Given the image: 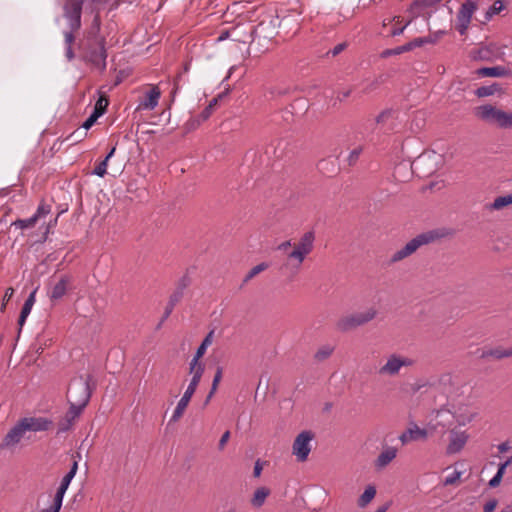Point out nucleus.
I'll use <instances>...</instances> for the list:
<instances>
[{"label":"nucleus","mask_w":512,"mask_h":512,"mask_svg":"<svg viewBox=\"0 0 512 512\" xmlns=\"http://www.w3.org/2000/svg\"><path fill=\"white\" fill-rule=\"evenodd\" d=\"M184 296V293L181 292V291H178V290H174L173 293L170 295L169 297V301L171 304H173L174 306H176L177 303H179L181 301V299L183 298Z\"/></svg>","instance_id":"obj_47"},{"label":"nucleus","mask_w":512,"mask_h":512,"mask_svg":"<svg viewBox=\"0 0 512 512\" xmlns=\"http://www.w3.org/2000/svg\"><path fill=\"white\" fill-rule=\"evenodd\" d=\"M376 489L374 486H368L363 494L358 499V506L361 508L366 507L375 497Z\"/></svg>","instance_id":"obj_28"},{"label":"nucleus","mask_w":512,"mask_h":512,"mask_svg":"<svg viewBox=\"0 0 512 512\" xmlns=\"http://www.w3.org/2000/svg\"><path fill=\"white\" fill-rule=\"evenodd\" d=\"M362 152H363V146L359 145L356 148H354L348 155V158H347L348 166H350V167L355 166L356 163L358 162Z\"/></svg>","instance_id":"obj_35"},{"label":"nucleus","mask_w":512,"mask_h":512,"mask_svg":"<svg viewBox=\"0 0 512 512\" xmlns=\"http://www.w3.org/2000/svg\"><path fill=\"white\" fill-rule=\"evenodd\" d=\"M314 240L315 234L313 231L305 232L299 242L294 244V249L287 254L286 261L281 265L280 270H290L293 274H297L306 256L312 252Z\"/></svg>","instance_id":"obj_3"},{"label":"nucleus","mask_w":512,"mask_h":512,"mask_svg":"<svg viewBox=\"0 0 512 512\" xmlns=\"http://www.w3.org/2000/svg\"><path fill=\"white\" fill-rule=\"evenodd\" d=\"M74 32L75 31H72L70 28V31L65 33V43L67 46H72L73 42L75 41Z\"/></svg>","instance_id":"obj_60"},{"label":"nucleus","mask_w":512,"mask_h":512,"mask_svg":"<svg viewBox=\"0 0 512 512\" xmlns=\"http://www.w3.org/2000/svg\"><path fill=\"white\" fill-rule=\"evenodd\" d=\"M400 355L392 354L388 357L387 362L380 367L378 373L383 376H396L401 369Z\"/></svg>","instance_id":"obj_14"},{"label":"nucleus","mask_w":512,"mask_h":512,"mask_svg":"<svg viewBox=\"0 0 512 512\" xmlns=\"http://www.w3.org/2000/svg\"><path fill=\"white\" fill-rule=\"evenodd\" d=\"M205 370L204 364L200 360L192 359L189 364V372L191 374L202 377Z\"/></svg>","instance_id":"obj_34"},{"label":"nucleus","mask_w":512,"mask_h":512,"mask_svg":"<svg viewBox=\"0 0 512 512\" xmlns=\"http://www.w3.org/2000/svg\"><path fill=\"white\" fill-rule=\"evenodd\" d=\"M460 478V472H455L451 477H447L444 481V485H453Z\"/></svg>","instance_id":"obj_63"},{"label":"nucleus","mask_w":512,"mask_h":512,"mask_svg":"<svg viewBox=\"0 0 512 512\" xmlns=\"http://www.w3.org/2000/svg\"><path fill=\"white\" fill-rule=\"evenodd\" d=\"M190 401L184 399V398H181L174 410V413L171 417V420L170 422H178L181 417L183 416L188 404H189Z\"/></svg>","instance_id":"obj_30"},{"label":"nucleus","mask_w":512,"mask_h":512,"mask_svg":"<svg viewBox=\"0 0 512 512\" xmlns=\"http://www.w3.org/2000/svg\"><path fill=\"white\" fill-rule=\"evenodd\" d=\"M499 55L498 47L494 44L483 46L473 52L475 60L494 61Z\"/></svg>","instance_id":"obj_15"},{"label":"nucleus","mask_w":512,"mask_h":512,"mask_svg":"<svg viewBox=\"0 0 512 512\" xmlns=\"http://www.w3.org/2000/svg\"><path fill=\"white\" fill-rule=\"evenodd\" d=\"M474 116L489 125L501 129H512V112H506L492 104H483L473 110Z\"/></svg>","instance_id":"obj_5"},{"label":"nucleus","mask_w":512,"mask_h":512,"mask_svg":"<svg viewBox=\"0 0 512 512\" xmlns=\"http://www.w3.org/2000/svg\"><path fill=\"white\" fill-rule=\"evenodd\" d=\"M25 432L26 430L23 427V425H21V420H19L17 424L14 427H12L5 435L0 444V448L6 449L15 446L23 438Z\"/></svg>","instance_id":"obj_9"},{"label":"nucleus","mask_w":512,"mask_h":512,"mask_svg":"<svg viewBox=\"0 0 512 512\" xmlns=\"http://www.w3.org/2000/svg\"><path fill=\"white\" fill-rule=\"evenodd\" d=\"M442 0H415L410 7V12L413 14V18L419 16L420 8H427L436 5Z\"/></svg>","instance_id":"obj_26"},{"label":"nucleus","mask_w":512,"mask_h":512,"mask_svg":"<svg viewBox=\"0 0 512 512\" xmlns=\"http://www.w3.org/2000/svg\"><path fill=\"white\" fill-rule=\"evenodd\" d=\"M503 476L500 473H496L495 476L489 481L491 488H496L500 485Z\"/></svg>","instance_id":"obj_59"},{"label":"nucleus","mask_w":512,"mask_h":512,"mask_svg":"<svg viewBox=\"0 0 512 512\" xmlns=\"http://www.w3.org/2000/svg\"><path fill=\"white\" fill-rule=\"evenodd\" d=\"M212 112V105H207L200 113L199 117L202 121H206L211 116Z\"/></svg>","instance_id":"obj_56"},{"label":"nucleus","mask_w":512,"mask_h":512,"mask_svg":"<svg viewBox=\"0 0 512 512\" xmlns=\"http://www.w3.org/2000/svg\"><path fill=\"white\" fill-rule=\"evenodd\" d=\"M396 112L393 109H385L383 110L375 119L377 124H384L388 119L394 117Z\"/></svg>","instance_id":"obj_39"},{"label":"nucleus","mask_w":512,"mask_h":512,"mask_svg":"<svg viewBox=\"0 0 512 512\" xmlns=\"http://www.w3.org/2000/svg\"><path fill=\"white\" fill-rule=\"evenodd\" d=\"M63 498H64V494L61 493V492L56 491V494L54 496L52 505L49 508L44 509V511H46V512H60L61 507H62Z\"/></svg>","instance_id":"obj_33"},{"label":"nucleus","mask_w":512,"mask_h":512,"mask_svg":"<svg viewBox=\"0 0 512 512\" xmlns=\"http://www.w3.org/2000/svg\"><path fill=\"white\" fill-rule=\"evenodd\" d=\"M333 352H334L333 346L328 345V344L323 345L314 354V359L318 362L325 361L333 354Z\"/></svg>","instance_id":"obj_29"},{"label":"nucleus","mask_w":512,"mask_h":512,"mask_svg":"<svg viewBox=\"0 0 512 512\" xmlns=\"http://www.w3.org/2000/svg\"><path fill=\"white\" fill-rule=\"evenodd\" d=\"M346 46L347 45L344 42L343 43H339L333 49L329 50L327 52V55H331V56L335 57V56L339 55L342 51H344Z\"/></svg>","instance_id":"obj_49"},{"label":"nucleus","mask_w":512,"mask_h":512,"mask_svg":"<svg viewBox=\"0 0 512 512\" xmlns=\"http://www.w3.org/2000/svg\"><path fill=\"white\" fill-rule=\"evenodd\" d=\"M408 46L409 51L421 47L425 44L424 37L415 38L412 41L406 43Z\"/></svg>","instance_id":"obj_48"},{"label":"nucleus","mask_w":512,"mask_h":512,"mask_svg":"<svg viewBox=\"0 0 512 512\" xmlns=\"http://www.w3.org/2000/svg\"><path fill=\"white\" fill-rule=\"evenodd\" d=\"M182 77V74L181 73H178L176 75V77L174 78V82H173V90L171 92V96H172V99L175 97V94L177 92V90L179 89V82H180V79Z\"/></svg>","instance_id":"obj_62"},{"label":"nucleus","mask_w":512,"mask_h":512,"mask_svg":"<svg viewBox=\"0 0 512 512\" xmlns=\"http://www.w3.org/2000/svg\"><path fill=\"white\" fill-rule=\"evenodd\" d=\"M270 495V489L267 487L257 488L251 499V505L260 508L265 503L266 498Z\"/></svg>","instance_id":"obj_22"},{"label":"nucleus","mask_w":512,"mask_h":512,"mask_svg":"<svg viewBox=\"0 0 512 512\" xmlns=\"http://www.w3.org/2000/svg\"><path fill=\"white\" fill-rule=\"evenodd\" d=\"M509 73V69L504 66L482 67L475 71V74L480 77H505Z\"/></svg>","instance_id":"obj_18"},{"label":"nucleus","mask_w":512,"mask_h":512,"mask_svg":"<svg viewBox=\"0 0 512 512\" xmlns=\"http://www.w3.org/2000/svg\"><path fill=\"white\" fill-rule=\"evenodd\" d=\"M72 278L69 275H62L59 281L52 287L49 298L52 302H56L63 298L71 284Z\"/></svg>","instance_id":"obj_12"},{"label":"nucleus","mask_w":512,"mask_h":512,"mask_svg":"<svg viewBox=\"0 0 512 512\" xmlns=\"http://www.w3.org/2000/svg\"><path fill=\"white\" fill-rule=\"evenodd\" d=\"M190 284V279L187 276H183L177 283L176 290L184 293V290Z\"/></svg>","instance_id":"obj_51"},{"label":"nucleus","mask_w":512,"mask_h":512,"mask_svg":"<svg viewBox=\"0 0 512 512\" xmlns=\"http://www.w3.org/2000/svg\"><path fill=\"white\" fill-rule=\"evenodd\" d=\"M400 366L401 368L402 367H409V366H413L415 364V361L411 358H408V357H403V356H400Z\"/></svg>","instance_id":"obj_61"},{"label":"nucleus","mask_w":512,"mask_h":512,"mask_svg":"<svg viewBox=\"0 0 512 512\" xmlns=\"http://www.w3.org/2000/svg\"><path fill=\"white\" fill-rule=\"evenodd\" d=\"M378 311L370 307L366 311L349 314L339 318L335 323V329L341 333L350 332L360 326H364L376 318Z\"/></svg>","instance_id":"obj_6"},{"label":"nucleus","mask_w":512,"mask_h":512,"mask_svg":"<svg viewBox=\"0 0 512 512\" xmlns=\"http://www.w3.org/2000/svg\"><path fill=\"white\" fill-rule=\"evenodd\" d=\"M37 222V216H32L29 219H17L12 223V225L20 228V229H26L33 227Z\"/></svg>","instance_id":"obj_37"},{"label":"nucleus","mask_w":512,"mask_h":512,"mask_svg":"<svg viewBox=\"0 0 512 512\" xmlns=\"http://www.w3.org/2000/svg\"><path fill=\"white\" fill-rule=\"evenodd\" d=\"M207 347L208 345H204V343H201L197 348L196 353L192 359L200 360L204 356Z\"/></svg>","instance_id":"obj_54"},{"label":"nucleus","mask_w":512,"mask_h":512,"mask_svg":"<svg viewBox=\"0 0 512 512\" xmlns=\"http://www.w3.org/2000/svg\"><path fill=\"white\" fill-rule=\"evenodd\" d=\"M100 27V15L96 13L90 27L85 31L83 38L79 41L78 46L83 59L103 72L106 69L107 52L105 48V38L100 35Z\"/></svg>","instance_id":"obj_1"},{"label":"nucleus","mask_w":512,"mask_h":512,"mask_svg":"<svg viewBox=\"0 0 512 512\" xmlns=\"http://www.w3.org/2000/svg\"><path fill=\"white\" fill-rule=\"evenodd\" d=\"M174 305L171 304L170 302L167 303L166 307H165V311L163 313V316L158 324V328L161 327V325L164 323V321H166L169 316L171 315L173 309H174Z\"/></svg>","instance_id":"obj_46"},{"label":"nucleus","mask_w":512,"mask_h":512,"mask_svg":"<svg viewBox=\"0 0 512 512\" xmlns=\"http://www.w3.org/2000/svg\"><path fill=\"white\" fill-rule=\"evenodd\" d=\"M314 433L310 430L302 431L297 435L293 442V454L297 457L299 462H304L308 459L311 451L310 441L314 438Z\"/></svg>","instance_id":"obj_7"},{"label":"nucleus","mask_w":512,"mask_h":512,"mask_svg":"<svg viewBox=\"0 0 512 512\" xmlns=\"http://www.w3.org/2000/svg\"><path fill=\"white\" fill-rule=\"evenodd\" d=\"M451 230L442 228L434 229L418 234L405 244L401 249L397 250L389 259V265L398 263L411 255H413L420 247L436 242L439 239L451 236Z\"/></svg>","instance_id":"obj_2"},{"label":"nucleus","mask_w":512,"mask_h":512,"mask_svg":"<svg viewBox=\"0 0 512 512\" xmlns=\"http://www.w3.org/2000/svg\"><path fill=\"white\" fill-rule=\"evenodd\" d=\"M509 357H512V347L504 348L502 346L483 350L480 355L481 359H494V360H502L504 358H509Z\"/></svg>","instance_id":"obj_17"},{"label":"nucleus","mask_w":512,"mask_h":512,"mask_svg":"<svg viewBox=\"0 0 512 512\" xmlns=\"http://www.w3.org/2000/svg\"><path fill=\"white\" fill-rule=\"evenodd\" d=\"M262 469L263 467L260 460H257L254 465L253 476L256 478L259 477L261 475Z\"/></svg>","instance_id":"obj_64"},{"label":"nucleus","mask_w":512,"mask_h":512,"mask_svg":"<svg viewBox=\"0 0 512 512\" xmlns=\"http://www.w3.org/2000/svg\"><path fill=\"white\" fill-rule=\"evenodd\" d=\"M21 425L26 431H47L49 430L53 422L43 417H25L21 419Z\"/></svg>","instance_id":"obj_10"},{"label":"nucleus","mask_w":512,"mask_h":512,"mask_svg":"<svg viewBox=\"0 0 512 512\" xmlns=\"http://www.w3.org/2000/svg\"><path fill=\"white\" fill-rule=\"evenodd\" d=\"M512 204V193L497 197L492 203L487 204L486 208L488 210H501Z\"/></svg>","instance_id":"obj_24"},{"label":"nucleus","mask_w":512,"mask_h":512,"mask_svg":"<svg viewBox=\"0 0 512 512\" xmlns=\"http://www.w3.org/2000/svg\"><path fill=\"white\" fill-rule=\"evenodd\" d=\"M411 165L406 162H401L396 165L393 176L399 181H406L407 178L412 174Z\"/></svg>","instance_id":"obj_23"},{"label":"nucleus","mask_w":512,"mask_h":512,"mask_svg":"<svg viewBox=\"0 0 512 512\" xmlns=\"http://www.w3.org/2000/svg\"><path fill=\"white\" fill-rule=\"evenodd\" d=\"M99 117H100V113L92 112V114L82 124V128L84 129V131L91 128Z\"/></svg>","instance_id":"obj_41"},{"label":"nucleus","mask_w":512,"mask_h":512,"mask_svg":"<svg viewBox=\"0 0 512 512\" xmlns=\"http://www.w3.org/2000/svg\"><path fill=\"white\" fill-rule=\"evenodd\" d=\"M31 309H32V307L28 303H24V305L21 309L20 315H19V319H18V326H19L18 335L21 333L22 327L25 324V321H26L28 315L30 314Z\"/></svg>","instance_id":"obj_36"},{"label":"nucleus","mask_w":512,"mask_h":512,"mask_svg":"<svg viewBox=\"0 0 512 512\" xmlns=\"http://www.w3.org/2000/svg\"><path fill=\"white\" fill-rule=\"evenodd\" d=\"M229 438H230V431L224 432L223 435L221 436L220 440H219V443H218V449L220 451H222L224 449V447L227 444Z\"/></svg>","instance_id":"obj_55"},{"label":"nucleus","mask_w":512,"mask_h":512,"mask_svg":"<svg viewBox=\"0 0 512 512\" xmlns=\"http://www.w3.org/2000/svg\"><path fill=\"white\" fill-rule=\"evenodd\" d=\"M445 34V31H438L433 35H429L427 37H424L425 44H434L436 43L443 35Z\"/></svg>","instance_id":"obj_45"},{"label":"nucleus","mask_w":512,"mask_h":512,"mask_svg":"<svg viewBox=\"0 0 512 512\" xmlns=\"http://www.w3.org/2000/svg\"><path fill=\"white\" fill-rule=\"evenodd\" d=\"M269 267V265L266 262H262L256 266H254L245 276L243 282L247 283L251 279H253L256 275L263 272Z\"/></svg>","instance_id":"obj_32"},{"label":"nucleus","mask_w":512,"mask_h":512,"mask_svg":"<svg viewBox=\"0 0 512 512\" xmlns=\"http://www.w3.org/2000/svg\"><path fill=\"white\" fill-rule=\"evenodd\" d=\"M94 387L95 381L91 374H88L85 378L83 376L74 378L67 390L69 404L84 410L89 403Z\"/></svg>","instance_id":"obj_4"},{"label":"nucleus","mask_w":512,"mask_h":512,"mask_svg":"<svg viewBox=\"0 0 512 512\" xmlns=\"http://www.w3.org/2000/svg\"><path fill=\"white\" fill-rule=\"evenodd\" d=\"M161 92L158 87H152L144 96V99L140 101L137 110L141 109H154L160 98Z\"/></svg>","instance_id":"obj_16"},{"label":"nucleus","mask_w":512,"mask_h":512,"mask_svg":"<svg viewBox=\"0 0 512 512\" xmlns=\"http://www.w3.org/2000/svg\"><path fill=\"white\" fill-rule=\"evenodd\" d=\"M82 412L83 410L70 405L69 410L66 412L65 416L58 422L57 434L70 430L74 424V421L81 415Z\"/></svg>","instance_id":"obj_11"},{"label":"nucleus","mask_w":512,"mask_h":512,"mask_svg":"<svg viewBox=\"0 0 512 512\" xmlns=\"http://www.w3.org/2000/svg\"><path fill=\"white\" fill-rule=\"evenodd\" d=\"M83 0H66L64 4V16L69 20L72 31H78L81 27Z\"/></svg>","instance_id":"obj_8"},{"label":"nucleus","mask_w":512,"mask_h":512,"mask_svg":"<svg viewBox=\"0 0 512 512\" xmlns=\"http://www.w3.org/2000/svg\"><path fill=\"white\" fill-rule=\"evenodd\" d=\"M50 213V206L49 205H44V204H41L38 209H37V212L34 216H37V219L42 217V216H45L47 214Z\"/></svg>","instance_id":"obj_53"},{"label":"nucleus","mask_w":512,"mask_h":512,"mask_svg":"<svg viewBox=\"0 0 512 512\" xmlns=\"http://www.w3.org/2000/svg\"><path fill=\"white\" fill-rule=\"evenodd\" d=\"M108 103H109L108 98L106 96L101 95L95 104L93 112H98V113H100V116H102L106 112Z\"/></svg>","instance_id":"obj_38"},{"label":"nucleus","mask_w":512,"mask_h":512,"mask_svg":"<svg viewBox=\"0 0 512 512\" xmlns=\"http://www.w3.org/2000/svg\"><path fill=\"white\" fill-rule=\"evenodd\" d=\"M502 92V87L498 83H493L489 86H481L475 90V95L479 98L487 97L494 95L496 93Z\"/></svg>","instance_id":"obj_25"},{"label":"nucleus","mask_w":512,"mask_h":512,"mask_svg":"<svg viewBox=\"0 0 512 512\" xmlns=\"http://www.w3.org/2000/svg\"><path fill=\"white\" fill-rule=\"evenodd\" d=\"M470 22L464 21L462 19H457L456 29L461 35H464L469 27Z\"/></svg>","instance_id":"obj_52"},{"label":"nucleus","mask_w":512,"mask_h":512,"mask_svg":"<svg viewBox=\"0 0 512 512\" xmlns=\"http://www.w3.org/2000/svg\"><path fill=\"white\" fill-rule=\"evenodd\" d=\"M498 504L496 499L488 501L483 508V512H493Z\"/></svg>","instance_id":"obj_57"},{"label":"nucleus","mask_w":512,"mask_h":512,"mask_svg":"<svg viewBox=\"0 0 512 512\" xmlns=\"http://www.w3.org/2000/svg\"><path fill=\"white\" fill-rule=\"evenodd\" d=\"M107 165H108V161H107V158H104L96 167L95 169L93 170V174L99 176V177H104L107 173Z\"/></svg>","instance_id":"obj_40"},{"label":"nucleus","mask_w":512,"mask_h":512,"mask_svg":"<svg viewBox=\"0 0 512 512\" xmlns=\"http://www.w3.org/2000/svg\"><path fill=\"white\" fill-rule=\"evenodd\" d=\"M468 440V435L465 432H457L452 430L450 432V442L447 446L448 454H455L460 452Z\"/></svg>","instance_id":"obj_13"},{"label":"nucleus","mask_w":512,"mask_h":512,"mask_svg":"<svg viewBox=\"0 0 512 512\" xmlns=\"http://www.w3.org/2000/svg\"><path fill=\"white\" fill-rule=\"evenodd\" d=\"M13 294H14V289L12 287H9L6 289L3 299H2L1 308H0V310L2 312L5 311L6 304L12 298Z\"/></svg>","instance_id":"obj_43"},{"label":"nucleus","mask_w":512,"mask_h":512,"mask_svg":"<svg viewBox=\"0 0 512 512\" xmlns=\"http://www.w3.org/2000/svg\"><path fill=\"white\" fill-rule=\"evenodd\" d=\"M86 135H87L86 131L76 130L71 135H69V137L67 139L70 140L72 143H77V142L81 141L84 137H86Z\"/></svg>","instance_id":"obj_42"},{"label":"nucleus","mask_w":512,"mask_h":512,"mask_svg":"<svg viewBox=\"0 0 512 512\" xmlns=\"http://www.w3.org/2000/svg\"><path fill=\"white\" fill-rule=\"evenodd\" d=\"M412 19H410L404 26L402 27H397V26H394L390 31H389V34L388 36H391V37H394V36H397V35H400L404 32L405 28L411 23Z\"/></svg>","instance_id":"obj_50"},{"label":"nucleus","mask_w":512,"mask_h":512,"mask_svg":"<svg viewBox=\"0 0 512 512\" xmlns=\"http://www.w3.org/2000/svg\"><path fill=\"white\" fill-rule=\"evenodd\" d=\"M445 34V31H438L433 35H429L427 37H424L425 44H434L436 43L443 35Z\"/></svg>","instance_id":"obj_44"},{"label":"nucleus","mask_w":512,"mask_h":512,"mask_svg":"<svg viewBox=\"0 0 512 512\" xmlns=\"http://www.w3.org/2000/svg\"><path fill=\"white\" fill-rule=\"evenodd\" d=\"M222 377H223V367L217 366L216 372H215V375H214V378L212 381V386H211V389L205 399L204 405H207L209 403V401L211 400V398L213 397V395L216 393V391L218 389V385H219Z\"/></svg>","instance_id":"obj_27"},{"label":"nucleus","mask_w":512,"mask_h":512,"mask_svg":"<svg viewBox=\"0 0 512 512\" xmlns=\"http://www.w3.org/2000/svg\"><path fill=\"white\" fill-rule=\"evenodd\" d=\"M426 438L427 431L415 425L414 428H409L404 433H402V435L400 436V441L403 444H406L409 441H417Z\"/></svg>","instance_id":"obj_19"},{"label":"nucleus","mask_w":512,"mask_h":512,"mask_svg":"<svg viewBox=\"0 0 512 512\" xmlns=\"http://www.w3.org/2000/svg\"><path fill=\"white\" fill-rule=\"evenodd\" d=\"M476 9H477L476 1H473V0L465 1L461 5V8L459 9V12L457 14V19H462L464 21L470 22L472 15L476 11Z\"/></svg>","instance_id":"obj_20"},{"label":"nucleus","mask_w":512,"mask_h":512,"mask_svg":"<svg viewBox=\"0 0 512 512\" xmlns=\"http://www.w3.org/2000/svg\"><path fill=\"white\" fill-rule=\"evenodd\" d=\"M396 454H397L396 448H394V447L386 448L377 457V459L375 461V466L377 468L386 467L396 457Z\"/></svg>","instance_id":"obj_21"},{"label":"nucleus","mask_w":512,"mask_h":512,"mask_svg":"<svg viewBox=\"0 0 512 512\" xmlns=\"http://www.w3.org/2000/svg\"><path fill=\"white\" fill-rule=\"evenodd\" d=\"M197 387L195 386H192V385H188L186 391L184 392L182 398L190 401L192 396L194 395L195 391H196Z\"/></svg>","instance_id":"obj_58"},{"label":"nucleus","mask_w":512,"mask_h":512,"mask_svg":"<svg viewBox=\"0 0 512 512\" xmlns=\"http://www.w3.org/2000/svg\"><path fill=\"white\" fill-rule=\"evenodd\" d=\"M504 9L502 1H495L486 11L484 21H489L494 15L499 14Z\"/></svg>","instance_id":"obj_31"}]
</instances>
